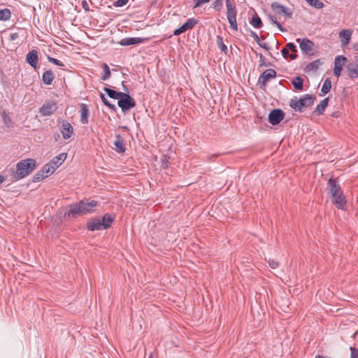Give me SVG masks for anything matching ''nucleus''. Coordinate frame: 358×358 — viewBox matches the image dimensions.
Here are the masks:
<instances>
[{"mask_svg":"<svg viewBox=\"0 0 358 358\" xmlns=\"http://www.w3.org/2000/svg\"><path fill=\"white\" fill-rule=\"evenodd\" d=\"M47 177L48 175H44L41 171H39L34 176L32 181L34 182H40Z\"/></svg>","mask_w":358,"mask_h":358,"instance_id":"obj_41","label":"nucleus"},{"mask_svg":"<svg viewBox=\"0 0 358 358\" xmlns=\"http://www.w3.org/2000/svg\"><path fill=\"white\" fill-rule=\"evenodd\" d=\"M80 201L85 215L95 212L94 208L98 206V201L88 199H83Z\"/></svg>","mask_w":358,"mask_h":358,"instance_id":"obj_14","label":"nucleus"},{"mask_svg":"<svg viewBox=\"0 0 358 358\" xmlns=\"http://www.w3.org/2000/svg\"><path fill=\"white\" fill-rule=\"evenodd\" d=\"M63 138L69 139L73 134V127L67 120H62L59 126Z\"/></svg>","mask_w":358,"mask_h":358,"instance_id":"obj_12","label":"nucleus"},{"mask_svg":"<svg viewBox=\"0 0 358 358\" xmlns=\"http://www.w3.org/2000/svg\"><path fill=\"white\" fill-rule=\"evenodd\" d=\"M275 24L278 27V28L282 32H285L287 30L281 25V24L278 22H275Z\"/></svg>","mask_w":358,"mask_h":358,"instance_id":"obj_54","label":"nucleus"},{"mask_svg":"<svg viewBox=\"0 0 358 358\" xmlns=\"http://www.w3.org/2000/svg\"><path fill=\"white\" fill-rule=\"evenodd\" d=\"M327 191L330 197H335L340 192H343L337 179L331 178L327 182Z\"/></svg>","mask_w":358,"mask_h":358,"instance_id":"obj_11","label":"nucleus"},{"mask_svg":"<svg viewBox=\"0 0 358 358\" xmlns=\"http://www.w3.org/2000/svg\"><path fill=\"white\" fill-rule=\"evenodd\" d=\"M346 61L347 58L343 55H338L336 57L334 68V74L336 77L338 78L341 76L343 69L342 66Z\"/></svg>","mask_w":358,"mask_h":358,"instance_id":"obj_16","label":"nucleus"},{"mask_svg":"<svg viewBox=\"0 0 358 358\" xmlns=\"http://www.w3.org/2000/svg\"><path fill=\"white\" fill-rule=\"evenodd\" d=\"M281 53H282V57L285 58V59H287L288 57L289 58V50L285 48L284 47L282 50H281Z\"/></svg>","mask_w":358,"mask_h":358,"instance_id":"obj_49","label":"nucleus"},{"mask_svg":"<svg viewBox=\"0 0 358 358\" xmlns=\"http://www.w3.org/2000/svg\"><path fill=\"white\" fill-rule=\"evenodd\" d=\"M227 6V18L230 24L231 29L237 31L238 24L236 22L237 10L234 0H225Z\"/></svg>","mask_w":358,"mask_h":358,"instance_id":"obj_4","label":"nucleus"},{"mask_svg":"<svg viewBox=\"0 0 358 358\" xmlns=\"http://www.w3.org/2000/svg\"><path fill=\"white\" fill-rule=\"evenodd\" d=\"M36 161L34 159L20 160L16 164V170H10L11 180L15 182L25 178L36 169Z\"/></svg>","mask_w":358,"mask_h":358,"instance_id":"obj_1","label":"nucleus"},{"mask_svg":"<svg viewBox=\"0 0 358 358\" xmlns=\"http://www.w3.org/2000/svg\"><path fill=\"white\" fill-rule=\"evenodd\" d=\"M222 0H215L213 4V8L217 10L220 11L222 8Z\"/></svg>","mask_w":358,"mask_h":358,"instance_id":"obj_44","label":"nucleus"},{"mask_svg":"<svg viewBox=\"0 0 358 358\" xmlns=\"http://www.w3.org/2000/svg\"><path fill=\"white\" fill-rule=\"evenodd\" d=\"M129 0H117L113 2V6L115 7H122L127 4Z\"/></svg>","mask_w":358,"mask_h":358,"instance_id":"obj_46","label":"nucleus"},{"mask_svg":"<svg viewBox=\"0 0 358 358\" xmlns=\"http://www.w3.org/2000/svg\"><path fill=\"white\" fill-rule=\"evenodd\" d=\"M55 79V74L52 70L45 71L42 75V81L45 85H50Z\"/></svg>","mask_w":358,"mask_h":358,"instance_id":"obj_25","label":"nucleus"},{"mask_svg":"<svg viewBox=\"0 0 358 358\" xmlns=\"http://www.w3.org/2000/svg\"><path fill=\"white\" fill-rule=\"evenodd\" d=\"M41 171L44 175H48V176L55 171L52 169V165L50 163L45 164Z\"/></svg>","mask_w":358,"mask_h":358,"instance_id":"obj_42","label":"nucleus"},{"mask_svg":"<svg viewBox=\"0 0 358 358\" xmlns=\"http://www.w3.org/2000/svg\"><path fill=\"white\" fill-rule=\"evenodd\" d=\"M114 145L115 151L118 153H124L126 150L124 139L120 134L115 135Z\"/></svg>","mask_w":358,"mask_h":358,"instance_id":"obj_21","label":"nucleus"},{"mask_svg":"<svg viewBox=\"0 0 358 358\" xmlns=\"http://www.w3.org/2000/svg\"><path fill=\"white\" fill-rule=\"evenodd\" d=\"M25 272H30L29 270H25Z\"/></svg>","mask_w":358,"mask_h":358,"instance_id":"obj_62","label":"nucleus"},{"mask_svg":"<svg viewBox=\"0 0 358 358\" xmlns=\"http://www.w3.org/2000/svg\"><path fill=\"white\" fill-rule=\"evenodd\" d=\"M125 81L122 82L124 92L120 95L117 105L121 108L122 112H127L134 108L136 103L135 99L129 95V88L124 85Z\"/></svg>","mask_w":358,"mask_h":358,"instance_id":"obj_2","label":"nucleus"},{"mask_svg":"<svg viewBox=\"0 0 358 358\" xmlns=\"http://www.w3.org/2000/svg\"><path fill=\"white\" fill-rule=\"evenodd\" d=\"M199 23V20L195 18H189L182 26L173 31L174 36H179L185 31L193 29Z\"/></svg>","mask_w":358,"mask_h":358,"instance_id":"obj_10","label":"nucleus"},{"mask_svg":"<svg viewBox=\"0 0 358 358\" xmlns=\"http://www.w3.org/2000/svg\"><path fill=\"white\" fill-rule=\"evenodd\" d=\"M57 109V106L56 101H48L39 108V113L42 116H50L52 115Z\"/></svg>","mask_w":358,"mask_h":358,"instance_id":"obj_9","label":"nucleus"},{"mask_svg":"<svg viewBox=\"0 0 358 358\" xmlns=\"http://www.w3.org/2000/svg\"><path fill=\"white\" fill-rule=\"evenodd\" d=\"M86 228L90 231L103 229L101 225V220L98 217L90 218L86 224Z\"/></svg>","mask_w":358,"mask_h":358,"instance_id":"obj_17","label":"nucleus"},{"mask_svg":"<svg viewBox=\"0 0 358 358\" xmlns=\"http://www.w3.org/2000/svg\"><path fill=\"white\" fill-rule=\"evenodd\" d=\"M322 64H323V62H321V59H317L308 64L304 70L306 72H310L311 71H315L319 68V66L322 65Z\"/></svg>","mask_w":358,"mask_h":358,"instance_id":"obj_29","label":"nucleus"},{"mask_svg":"<svg viewBox=\"0 0 358 358\" xmlns=\"http://www.w3.org/2000/svg\"><path fill=\"white\" fill-rule=\"evenodd\" d=\"M217 47L221 50L225 55L227 54L228 49L227 45L223 42V38L221 36H217L216 37Z\"/></svg>","mask_w":358,"mask_h":358,"instance_id":"obj_36","label":"nucleus"},{"mask_svg":"<svg viewBox=\"0 0 358 358\" xmlns=\"http://www.w3.org/2000/svg\"><path fill=\"white\" fill-rule=\"evenodd\" d=\"M257 56L259 57V67H263V66H271V63H266L265 61V57L262 53H256Z\"/></svg>","mask_w":358,"mask_h":358,"instance_id":"obj_43","label":"nucleus"},{"mask_svg":"<svg viewBox=\"0 0 358 358\" xmlns=\"http://www.w3.org/2000/svg\"><path fill=\"white\" fill-rule=\"evenodd\" d=\"M85 215L80 201L73 203L69 206V210L64 213V217L77 218Z\"/></svg>","mask_w":358,"mask_h":358,"instance_id":"obj_6","label":"nucleus"},{"mask_svg":"<svg viewBox=\"0 0 358 358\" xmlns=\"http://www.w3.org/2000/svg\"><path fill=\"white\" fill-rule=\"evenodd\" d=\"M101 68L103 69V74L102 75V76L101 77V79L102 80H108L110 76H111V72H110V69L108 66V65L106 64V63H103L101 64Z\"/></svg>","mask_w":358,"mask_h":358,"instance_id":"obj_35","label":"nucleus"},{"mask_svg":"<svg viewBox=\"0 0 358 358\" xmlns=\"http://www.w3.org/2000/svg\"><path fill=\"white\" fill-rule=\"evenodd\" d=\"M59 136H59V134H56L55 135V139L57 141V138H59Z\"/></svg>","mask_w":358,"mask_h":358,"instance_id":"obj_59","label":"nucleus"},{"mask_svg":"<svg viewBox=\"0 0 358 358\" xmlns=\"http://www.w3.org/2000/svg\"><path fill=\"white\" fill-rule=\"evenodd\" d=\"M250 36L254 38V40L257 42V43L262 48L265 49L266 50H268L270 48L268 46V45L266 43H262L260 41L259 37L258 35L253 31L250 30Z\"/></svg>","mask_w":358,"mask_h":358,"instance_id":"obj_33","label":"nucleus"},{"mask_svg":"<svg viewBox=\"0 0 358 358\" xmlns=\"http://www.w3.org/2000/svg\"><path fill=\"white\" fill-rule=\"evenodd\" d=\"M67 154L62 152L57 156L55 157L50 161V165H52V169L55 171L59 166H60L66 159Z\"/></svg>","mask_w":358,"mask_h":358,"instance_id":"obj_19","label":"nucleus"},{"mask_svg":"<svg viewBox=\"0 0 358 358\" xmlns=\"http://www.w3.org/2000/svg\"><path fill=\"white\" fill-rule=\"evenodd\" d=\"M103 91L110 98L117 100L119 99L120 95L122 93V92H117L115 90L110 89L108 87H103Z\"/></svg>","mask_w":358,"mask_h":358,"instance_id":"obj_31","label":"nucleus"},{"mask_svg":"<svg viewBox=\"0 0 358 358\" xmlns=\"http://www.w3.org/2000/svg\"><path fill=\"white\" fill-rule=\"evenodd\" d=\"M250 23L256 29H259L263 26V22L257 13L252 16Z\"/></svg>","mask_w":358,"mask_h":358,"instance_id":"obj_30","label":"nucleus"},{"mask_svg":"<svg viewBox=\"0 0 358 358\" xmlns=\"http://www.w3.org/2000/svg\"><path fill=\"white\" fill-rule=\"evenodd\" d=\"M352 32L348 29L341 30L339 33V36L341 39L343 45H348L350 43L351 38Z\"/></svg>","mask_w":358,"mask_h":358,"instance_id":"obj_26","label":"nucleus"},{"mask_svg":"<svg viewBox=\"0 0 358 358\" xmlns=\"http://www.w3.org/2000/svg\"><path fill=\"white\" fill-rule=\"evenodd\" d=\"M148 358H152V355H150Z\"/></svg>","mask_w":358,"mask_h":358,"instance_id":"obj_63","label":"nucleus"},{"mask_svg":"<svg viewBox=\"0 0 358 358\" xmlns=\"http://www.w3.org/2000/svg\"><path fill=\"white\" fill-rule=\"evenodd\" d=\"M149 39V38L141 37L124 38L119 42V44L122 46H129L147 42Z\"/></svg>","mask_w":358,"mask_h":358,"instance_id":"obj_13","label":"nucleus"},{"mask_svg":"<svg viewBox=\"0 0 358 358\" xmlns=\"http://www.w3.org/2000/svg\"><path fill=\"white\" fill-rule=\"evenodd\" d=\"M80 122L83 124H86L89 122L90 111L85 103H80Z\"/></svg>","mask_w":358,"mask_h":358,"instance_id":"obj_22","label":"nucleus"},{"mask_svg":"<svg viewBox=\"0 0 358 358\" xmlns=\"http://www.w3.org/2000/svg\"><path fill=\"white\" fill-rule=\"evenodd\" d=\"M339 112H334L333 114H332V116L334 117H338L339 116Z\"/></svg>","mask_w":358,"mask_h":358,"instance_id":"obj_58","label":"nucleus"},{"mask_svg":"<svg viewBox=\"0 0 358 358\" xmlns=\"http://www.w3.org/2000/svg\"><path fill=\"white\" fill-rule=\"evenodd\" d=\"M346 68L350 78H358V59L355 62L348 63Z\"/></svg>","mask_w":358,"mask_h":358,"instance_id":"obj_20","label":"nucleus"},{"mask_svg":"<svg viewBox=\"0 0 358 358\" xmlns=\"http://www.w3.org/2000/svg\"><path fill=\"white\" fill-rule=\"evenodd\" d=\"M277 76L276 71L273 69L265 70L259 76L257 84L261 89H264L268 80L275 78Z\"/></svg>","mask_w":358,"mask_h":358,"instance_id":"obj_7","label":"nucleus"},{"mask_svg":"<svg viewBox=\"0 0 358 358\" xmlns=\"http://www.w3.org/2000/svg\"><path fill=\"white\" fill-rule=\"evenodd\" d=\"M170 157L167 155H162L161 158L160 167L163 169H166L169 167Z\"/></svg>","mask_w":358,"mask_h":358,"instance_id":"obj_40","label":"nucleus"},{"mask_svg":"<svg viewBox=\"0 0 358 358\" xmlns=\"http://www.w3.org/2000/svg\"><path fill=\"white\" fill-rule=\"evenodd\" d=\"M6 180V178L3 176L0 175V185Z\"/></svg>","mask_w":358,"mask_h":358,"instance_id":"obj_57","label":"nucleus"},{"mask_svg":"<svg viewBox=\"0 0 358 358\" xmlns=\"http://www.w3.org/2000/svg\"><path fill=\"white\" fill-rule=\"evenodd\" d=\"M100 98H101L103 103L106 106L109 108L113 112H116V110H117L116 106L114 104L110 103L103 94H102V93L100 94Z\"/></svg>","mask_w":358,"mask_h":358,"instance_id":"obj_38","label":"nucleus"},{"mask_svg":"<svg viewBox=\"0 0 358 358\" xmlns=\"http://www.w3.org/2000/svg\"><path fill=\"white\" fill-rule=\"evenodd\" d=\"M351 355V358H358V348H355V347L350 348Z\"/></svg>","mask_w":358,"mask_h":358,"instance_id":"obj_47","label":"nucleus"},{"mask_svg":"<svg viewBox=\"0 0 358 358\" xmlns=\"http://www.w3.org/2000/svg\"><path fill=\"white\" fill-rule=\"evenodd\" d=\"M357 334H358V330H357V331H356L354 333V334H353L352 337H353V338H355Z\"/></svg>","mask_w":358,"mask_h":358,"instance_id":"obj_61","label":"nucleus"},{"mask_svg":"<svg viewBox=\"0 0 358 358\" xmlns=\"http://www.w3.org/2000/svg\"><path fill=\"white\" fill-rule=\"evenodd\" d=\"M19 37V34L18 33H13L10 34V39L11 41H15L16 40L17 38Z\"/></svg>","mask_w":358,"mask_h":358,"instance_id":"obj_53","label":"nucleus"},{"mask_svg":"<svg viewBox=\"0 0 358 358\" xmlns=\"http://www.w3.org/2000/svg\"><path fill=\"white\" fill-rule=\"evenodd\" d=\"M20 275H21L22 276H23V277H24V276H26V274H25V273H20V272H17V275H18V276H20Z\"/></svg>","mask_w":358,"mask_h":358,"instance_id":"obj_60","label":"nucleus"},{"mask_svg":"<svg viewBox=\"0 0 358 358\" xmlns=\"http://www.w3.org/2000/svg\"><path fill=\"white\" fill-rule=\"evenodd\" d=\"M283 14L289 18L292 17V12L291 10H289L288 8H287L285 9V13H283Z\"/></svg>","mask_w":358,"mask_h":358,"instance_id":"obj_52","label":"nucleus"},{"mask_svg":"<svg viewBox=\"0 0 358 358\" xmlns=\"http://www.w3.org/2000/svg\"><path fill=\"white\" fill-rule=\"evenodd\" d=\"M269 18L273 24H275V22H278V20L275 17H274L273 15H269Z\"/></svg>","mask_w":358,"mask_h":358,"instance_id":"obj_56","label":"nucleus"},{"mask_svg":"<svg viewBox=\"0 0 358 358\" xmlns=\"http://www.w3.org/2000/svg\"><path fill=\"white\" fill-rule=\"evenodd\" d=\"M48 60L54 64L55 65H57V66H64V64L61 62L59 61V59H55L54 57H48Z\"/></svg>","mask_w":358,"mask_h":358,"instance_id":"obj_45","label":"nucleus"},{"mask_svg":"<svg viewBox=\"0 0 358 358\" xmlns=\"http://www.w3.org/2000/svg\"><path fill=\"white\" fill-rule=\"evenodd\" d=\"M271 8L278 14H282L283 13H285L286 8L278 2L272 3L271 5Z\"/></svg>","mask_w":358,"mask_h":358,"instance_id":"obj_34","label":"nucleus"},{"mask_svg":"<svg viewBox=\"0 0 358 358\" xmlns=\"http://www.w3.org/2000/svg\"><path fill=\"white\" fill-rule=\"evenodd\" d=\"M316 97L313 94H305L299 99H292L289 101L290 107L296 112H302L303 108H308L313 105Z\"/></svg>","mask_w":358,"mask_h":358,"instance_id":"obj_3","label":"nucleus"},{"mask_svg":"<svg viewBox=\"0 0 358 358\" xmlns=\"http://www.w3.org/2000/svg\"><path fill=\"white\" fill-rule=\"evenodd\" d=\"M331 88V81L329 78H327L325 79L323 85L321 89V94L320 95H325L327 93L329 92Z\"/></svg>","mask_w":358,"mask_h":358,"instance_id":"obj_32","label":"nucleus"},{"mask_svg":"<svg viewBox=\"0 0 358 358\" xmlns=\"http://www.w3.org/2000/svg\"><path fill=\"white\" fill-rule=\"evenodd\" d=\"M268 264H269V266L272 268H276L279 266L278 262H275L274 260H269L268 261Z\"/></svg>","mask_w":358,"mask_h":358,"instance_id":"obj_50","label":"nucleus"},{"mask_svg":"<svg viewBox=\"0 0 358 358\" xmlns=\"http://www.w3.org/2000/svg\"><path fill=\"white\" fill-rule=\"evenodd\" d=\"M26 62L34 69H36L38 62V55L36 50H32L29 52L26 55Z\"/></svg>","mask_w":358,"mask_h":358,"instance_id":"obj_18","label":"nucleus"},{"mask_svg":"<svg viewBox=\"0 0 358 358\" xmlns=\"http://www.w3.org/2000/svg\"><path fill=\"white\" fill-rule=\"evenodd\" d=\"M289 52L291 51L292 53L289 55V59L291 60H294L297 58V48L294 43H287L285 46Z\"/></svg>","mask_w":358,"mask_h":358,"instance_id":"obj_27","label":"nucleus"},{"mask_svg":"<svg viewBox=\"0 0 358 358\" xmlns=\"http://www.w3.org/2000/svg\"><path fill=\"white\" fill-rule=\"evenodd\" d=\"M115 215L109 213H105L101 220V225L103 229H107L110 227L112 223L115 220Z\"/></svg>","mask_w":358,"mask_h":358,"instance_id":"obj_23","label":"nucleus"},{"mask_svg":"<svg viewBox=\"0 0 358 358\" xmlns=\"http://www.w3.org/2000/svg\"><path fill=\"white\" fill-rule=\"evenodd\" d=\"M285 113L280 108L273 109L268 114V122L272 125H278L285 117Z\"/></svg>","mask_w":358,"mask_h":358,"instance_id":"obj_8","label":"nucleus"},{"mask_svg":"<svg viewBox=\"0 0 358 358\" xmlns=\"http://www.w3.org/2000/svg\"><path fill=\"white\" fill-rule=\"evenodd\" d=\"M218 156H220V154H215V155H211V156H208V157L207 160H208V162H210V161H211V160H212V158H213V157H218Z\"/></svg>","mask_w":358,"mask_h":358,"instance_id":"obj_55","label":"nucleus"},{"mask_svg":"<svg viewBox=\"0 0 358 358\" xmlns=\"http://www.w3.org/2000/svg\"><path fill=\"white\" fill-rule=\"evenodd\" d=\"M306 1L309 5H310L311 6H313L315 8H317V9H320V8H323L324 6L323 2L320 0H306Z\"/></svg>","mask_w":358,"mask_h":358,"instance_id":"obj_39","label":"nucleus"},{"mask_svg":"<svg viewBox=\"0 0 358 358\" xmlns=\"http://www.w3.org/2000/svg\"><path fill=\"white\" fill-rule=\"evenodd\" d=\"M82 7L85 11H90V7L86 0L82 1Z\"/></svg>","mask_w":358,"mask_h":358,"instance_id":"obj_51","label":"nucleus"},{"mask_svg":"<svg viewBox=\"0 0 358 358\" xmlns=\"http://www.w3.org/2000/svg\"><path fill=\"white\" fill-rule=\"evenodd\" d=\"M210 0H196V3L194 6V8H197L201 6L202 4L207 3L210 2Z\"/></svg>","mask_w":358,"mask_h":358,"instance_id":"obj_48","label":"nucleus"},{"mask_svg":"<svg viewBox=\"0 0 358 358\" xmlns=\"http://www.w3.org/2000/svg\"><path fill=\"white\" fill-rule=\"evenodd\" d=\"M329 101V97H326L323 100L320 101V103L316 106L315 108L313 113L317 115H322L324 114V112L327 107Z\"/></svg>","mask_w":358,"mask_h":358,"instance_id":"obj_24","label":"nucleus"},{"mask_svg":"<svg viewBox=\"0 0 358 358\" xmlns=\"http://www.w3.org/2000/svg\"><path fill=\"white\" fill-rule=\"evenodd\" d=\"M11 17V12L8 8H3L0 10V20L7 21Z\"/></svg>","mask_w":358,"mask_h":358,"instance_id":"obj_37","label":"nucleus"},{"mask_svg":"<svg viewBox=\"0 0 358 358\" xmlns=\"http://www.w3.org/2000/svg\"><path fill=\"white\" fill-rule=\"evenodd\" d=\"M297 43L299 44V47L301 48V50L302 52L305 55H308L309 57L313 56L315 55L314 53V47L315 44L314 43L306 38H297L296 40Z\"/></svg>","mask_w":358,"mask_h":358,"instance_id":"obj_5","label":"nucleus"},{"mask_svg":"<svg viewBox=\"0 0 358 358\" xmlns=\"http://www.w3.org/2000/svg\"><path fill=\"white\" fill-rule=\"evenodd\" d=\"M303 82L304 80L301 76H296L292 80L294 89L298 91H302L303 90Z\"/></svg>","mask_w":358,"mask_h":358,"instance_id":"obj_28","label":"nucleus"},{"mask_svg":"<svg viewBox=\"0 0 358 358\" xmlns=\"http://www.w3.org/2000/svg\"><path fill=\"white\" fill-rule=\"evenodd\" d=\"M331 202L338 209L345 210L346 208L347 200L343 192H340L335 197H330Z\"/></svg>","mask_w":358,"mask_h":358,"instance_id":"obj_15","label":"nucleus"}]
</instances>
